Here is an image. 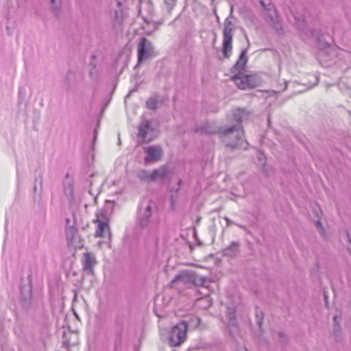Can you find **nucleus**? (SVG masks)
I'll use <instances>...</instances> for the list:
<instances>
[{
	"label": "nucleus",
	"mask_w": 351,
	"mask_h": 351,
	"mask_svg": "<svg viewBox=\"0 0 351 351\" xmlns=\"http://www.w3.org/2000/svg\"><path fill=\"white\" fill-rule=\"evenodd\" d=\"M247 60V49H243L240 53L239 60L232 69V73L233 74L232 80L240 89L252 88L256 86L253 80V76L243 73Z\"/></svg>",
	"instance_id": "f257e3e1"
},
{
	"label": "nucleus",
	"mask_w": 351,
	"mask_h": 351,
	"mask_svg": "<svg viewBox=\"0 0 351 351\" xmlns=\"http://www.w3.org/2000/svg\"><path fill=\"white\" fill-rule=\"evenodd\" d=\"M220 138L228 147H245L247 143L243 138V131L241 125H235L218 131Z\"/></svg>",
	"instance_id": "f03ea898"
},
{
	"label": "nucleus",
	"mask_w": 351,
	"mask_h": 351,
	"mask_svg": "<svg viewBox=\"0 0 351 351\" xmlns=\"http://www.w3.org/2000/svg\"><path fill=\"white\" fill-rule=\"evenodd\" d=\"M154 202L149 198L144 197L140 202L138 208L137 223L142 227H147L150 223L154 210Z\"/></svg>",
	"instance_id": "7ed1b4c3"
},
{
	"label": "nucleus",
	"mask_w": 351,
	"mask_h": 351,
	"mask_svg": "<svg viewBox=\"0 0 351 351\" xmlns=\"http://www.w3.org/2000/svg\"><path fill=\"white\" fill-rule=\"evenodd\" d=\"M188 330L187 324L185 321H181L173 326L169 332L168 343L171 347L180 346L184 342Z\"/></svg>",
	"instance_id": "20e7f679"
},
{
	"label": "nucleus",
	"mask_w": 351,
	"mask_h": 351,
	"mask_svg": "<svg viewBox=\"0 0 351 351\" xmlns=\"http://www.w3.org/2000/svg\"><path fill=\"white\" fill-rule=\"evenodd\" d=\"M204 282V278L199 276L197 273L192 271H184L176 276L171 281V284L172 286H174L176 282H180L184 285H187L189 284L202 285Z\"/></svg>",
	"instance_id": "39448f33"
},
{
	"label": "nucleus",
	"mask_w": 351,
	"mask_h": 351,
	"mask_svg": "<svg viewBox=\"0 0 351 351\" xmlns=\"http://www.w3.org/2000/svg\"><path fill=\"white\" fill-rule=\"evenodd\" d=\"M96 222L97 223V228L95 232L96 237H110V231L109 227V219L107 212L104 210H100L97 213Z\"/></svg>",
	"instance_id": "423d86ee"
},
{
	"label": "nucleus",
	"mask_w": 351,
	"mask_h": 351,
	"mask_svg": "<svg viewBox=\"0 0 351 351\" xmlns=\"http://www.w3.org/2000/svg\"><path fill=\"white\" fill-rule=\"evenodd\" d=\"M232 29L233 23L228 18L225 21L223 32V53L226 58H229L232 53Z\"/></svg>",
	"instance_id": "0eeeda50"
},
{
	"label": "nucleus",
	"mask_w": 351,
	"mask_h": 351,
	"mask_svg": "<svg viewBox=\"0 0 351 351\" xmlns=\"http://www.w3.org/2000/svg\"><path fill=\"white\" fill-rule=\"evenodd\" d=\"M154 53V47L152 42L143 37L138 45V63H141Z\"/></svg>",
	"instance_id": "6e6552de"
},
{
	"label": "nucleus",
	"mask_w": 351,
	"mask_h": 351,
	"mask_svg": "<svg viewBox=\"0 0 351 351\" xmlns=\"http://www.w3.org/2000/svg\"><path fill=\"white\" fill-rule=\"evenodd\" d=\"M265 9L267 10L265 14L267 21L274 27L278 34H282V27L276 8L273 5L269 4L268 8H265Z\"/></svg>",
	"instance_id": "1a4fd4ad"
},
{
	"label": "nucleus",
	"mask_w": 351,
	"mask_h": 351,
	"mask_svg": "<svg viewBox=\"0 0 351 351\" xmlns=\"http://www.w3.org/2000/svg\"><path fill=\"white\" fill-rule=\"evenodd\" d=\"M144 162L146 165L160 160L163 154L162 147L158 145L144 147Z\"/></svg>",
	"instance_id": "9d476101"
},
{
	"label": "nucleus",
	"mask_w": 351,
	"mask_h": 351,
	"mask_svg": "<svg viewBox=\"0 0 351 351\" xmlns=\"http://www.w3.org/2000/svg\"><path fill=\"white\" fill-rule=\"evenodd\" d=\"M73 178L66 173L63 183L64 193L69 202L71 204L74 199Z\"/></svg>",
	"instance_id": "9b49d317"
},
{
	"label": "nucleus",
	"mask_w": 351,
	"mask_h": 351,
	"mask_svg": "<svg viewBox=\"0 0 351 351\" xmlns=\"http://www.w3.org/2000/svg\"><path fill=\"white\" fill-rule=\"evenodd\" d=\"M169 173V170L167 166L162 165L160 167L154 169L152 171L151 174V180L152 182L155 181H160L163 182L165 181L167 178L168 177V175Z\"/></svg>",
	"instance_id": "f8f14e48"
},
{
	"label": "nucleus",
	"mask_w": 351,
	"mask_h": 351,
	"mask_svg": "<svg viewBox=\"0 0 351 351\" xmlns=\"http://www.w3.org/2000/svg\"><path fill=\"white\" fill-rule=\"evenodd\" d=\"M95 263V256L88 253L86 252L83 254L82 265L83 269L87 274H93V266Z\"/></svg>",
	"instance_id": "ddd939ff"
},
{
	"label": "nucleus",
	"mask_w": 351,
	"mask_h": 351,
	"mask_svg": "<svg viewBox=\"0 0 351 351\" xmlns=\"http://www.w3.org/2000/svg\"><path fill=\"white\" fill-rule=\"evenodd\" d=\"M227 317L228 318V326L230 328V332L232 333L237 329L236 319H235V308H227Z\"/></svg>",
	"instance_id": "4468645a"
},
{
	"label": "nucleus",
	"mask_w": 351,
	"mask_h": 351,
	"mask_svg": "<svg viewBox=\"0 0 351 351\" xmlns=\"http://www.w3.org/2000/svg\"><path fill=\"white\" fill-rule=\"evenodd\" d=\"M239 244L237 242H232L228 246L223 250L224 256L232 257L235 256L238 252Z\"/></svg>",
	"instance_id": "2eb2a0df"
},
{
	"label": "nucleus",
	"mask_w": 351,
	"mask_h": 351,
	"mask_svg": "<svg viewBox=\"0 0 351 351\" xmlns=\"http://www.w3.org/2000/svg\"><path fill=\"white\" fill-rule=\"evenodd\" d=\"M150 128V125L148 121L145 120L138 126V136L145 140L146 135Z\"/></svg>",
	"instance_id": "dca6fc26"
},
{
	"label": "nucleus",
	"mask_w": 351,
	"mask_h": 351,
	"mask_svg": "<svg viewBox=\"0 0 351 351\" xmlns=\"http://www.w3.org/2000/svg\"><path fill=\"white\" fill-rule=\"evenodd\" d=\"M152 171L145 169H139L136 171V177L141 181L152 182L151 180Z\"/></svg>",
	"instance_id": "f3484780"
},
{
	"label": "nucleus",
	"mask_w": 351,
	"mask_h": 351,
	"mask_svg": "<svg viewBox=\"0 0 351 351\" xmlns=\"http://www.w3.org/2000/svg\"><path fill=\"white\" fill-rule=\"evenodd\" d=\"M117 10L114 11V21L117 23H121L123 19V11L122 10V3L120 1L117 2Z\"/></svg>",
	"instance_id": "a211bd4d"
},
{
	"label": "nucleus",
	"mask_w": 351,
	"mask_h": 351,
	"mask_svg": "<svg viewBox=\"0 0 351 351\" xmlns=\"http://www.w3.org/2000/svg\"><path fill=\"white\" fill-rule=\"evenodd\" d=\"M66 237L71 245H75V241L77 237V230L75 228L70 227L66 232Z\"/></svg>",
	"instance_id": "6ab92c4d"
},
{
	"label": "nucleus",
	"mask_w": 351,
	"mask_h": 351,
	"mask_svg": "<svg viewBox=\"0 0 351 351\" xmlns=\"http://www.w3.org/2000/svg\"><path fill=\"white\" fill-rule=\"evenodd\" d=\"M294 19L295 25L300 27L302 28L305 25L304 17L303 14H298L297 13H292Z\"/></svg>",
	"instance_id": "aec40b11"
},
{
	"label": "nucleus",
	"mask_w": 351,
	"mask_h": 351,
	"mask_svg": "<svg viewBox=\"0 0 351 351\" xmlns=\"http://www.w3.org/2000/svg\"><path fill=\"white\" fill-rule=\"evenodd\" d=\"M197 132L206 134H213L217 132V131L215 129L211 128L210 125L208 123H206L204 125H202L200 128H197Z\"/></svg>",
	"instance_id": "412c9836"
},
{
	"label": "nucleus",
	"mask_w": 351,
	"mask_h": 351,
	"mask_svg": "<svg viewBox=\"0 0 351 351\" xmlns=\"http://www.w3.org/2000/svg\"><path fill=\"white\" fill-rule=\"evenodd\" d=\"M244 114L243 110L238 109L233 112L234 119L237 121V125H241L242 122L243 114Z\"/></svg>",
	"instance_id": "4be33fe9"
},
{
	"label": "nucleus",
	"mask_w": 351,
	"mask_h": 351,
	"mask_svg": "<svg viewBox=\"0 0 351 351\" xmlns=\"http://www.w3.org/2000/svg\"><path fill=\"white\" fill-rule=\"evenodd\" d=\"M157 100L155 98H150L146 102V106L148 109L154 110L156 108Z\"/></svg>",
	"instance_id": "5701e85b"
},
{
	"label": "nucleus",
	"mask_w": 351,
	"mask_h": 351,
	"mask_svg": "<svg viewBox=\"0 0 351 351\" xmlns=\"http://www.w3.org/2000/svg\"><path fill=\"white\" fill-rule=\"evenodd\" d=\"M145 5H147L148 10L151 11L152 6L149 1L147 0H139V12L141 13Z\"/></svg>",
	"instance_id": "b1692460"
},
{
	"label": "nucleus",
	"mask_w": 351,
	"mask_h": 351,
	"mask_svg": "<svg viewBox=\"0 0 351 351\" xmlns=\"http://www.w3.org/2000/svg\"><path fill=\"white\" fill-rule=\"evenodd\" d=\"M263 319V313L262 311L256 312V324L259 328L261 327Z\"/></svg>",
	"instance_id": "393cba45"
},
{
	"label": "nucleus",
	"mask_w": 351,
	"mask_h": 351,
	"mask_svg": "<svg viewBox=\"0 0 351 351\" xmlns=\"http://www.w3.org/2000/svg\"><path fill=\"white\" fill-rule=\"evenodd\" d=\"M315 226L317 228V229L319 230V233L322 236H324V230L323 226L319 220L316 221Z\"/></svg>",
	"instance_id": "a878e982"
},
{
	"label": "nucleus",
	"mask_w": 351,
	"mask_h": 351,
	"mask_svg": "<svg viewBox=\"0 0 351 351\" xmlns=\"http://www.w3.org/2000/svg\"><path fill=\"white\" fill-rule=\"evenodd\" d=\"M200 323V319L197 317H193L191 319V324L194 326H198Z\"/></svg>",
	"instance_id": "bb28decb"
},
{
	"label": "nucleus",
	"mask_w": 351,
	"mask_h": 351,
	"mask_svg": "<svg viewBox=\"0 0 351 351\" xmlns=\"http://www.w3.org/2000/svg\"><path fill=\"white\" fill-rule=\"evenodd\" d=\"M176 0H165V4L169 9H171L176 4Z\"/></svg>",
	"instance_id": "cd10ccee"
},
{
	"label": "nucleus",
	"mask_w": 351,
	"mask_h": 351,
	"mask_svg": "<svg viewBox=\"0 0 351 351\" xmlns=\"http://www.w3.org/2000/svg\"><path fill=\"white\" fill-rule=\"evenodd\" d=\"M337 319H338V316L335 315L333 317V320H334V322H335V331L337 332L339 330V328H340V326L337 322Z\"/></svg>",
	"instance_id": "c85d7f7f"
},
{
	"label": "nucleus",
	"mask_w": 351,
	"mask_h": 351,
	"mask_svg": "<svg viewBox=\"0 0 351 351\" xmlns=\"http://www.w3.org/2000/svg\"><path fill=\"white\" fill-rule=\"evenodd\" d=\"M199 302H206L207 304L205 306L206 308L209 307L211 305V302H210L209 298H207V297L202 298L199 299Z\"/></svg>",
	"instance_id": "c756f323"
},
{
	"label": "nucleus",
	"mask_w": 351,
	"mask_h": 351,
	"mask_svg": "<svg viewBox=\"0 0 351 351\" xmlns=\"http://www.w3.org/2000/svg\"><path fill=\"white\" fill-rule=\"evenodd\" d=\"M346 235H347V238H348V241L350 243V245L348 247V249L351 254V235L348 231L346 232Z\"/></svg>",
	"instance_id": "7c9ffc66"
},
{
	"label": "nucleus",
	"mask_w": 351,
	"mask_h": 351,
	"mask_svg": "<svg viewBox=\"0 0 351 351\" xmlns=\"http://www.w3.org/2000/svg\"><path fill=\"white\" fill-rule=\"evenodd\" d=\"M51 5H52V8H53L54 14L56 15H58V8L56 7V5H55V0H51Z\"/></svg>",
	"instance_id": "2f4dec72"
},
{
	"label": "nucleus",
	"mask_w": 351,
	"mask_h": 351,
	"mask_svg": "<svg viewBox=\"0 0 351 351\" xmlns=\"http://www.w3.org/2000/svg\"><path fill=\"white\" fill-rule=\"evenodd\" d=\"M223 219L226 220V226L227 227H229L231 225H234L235 224V223L234 221H232L231 219H230L228 217H224Z\"/></svg>",
	"instance_id": "473e14b6"
},
{
	"label": "nucleus",
	"mask_w": 351,
	"mask_h": 351,
	"mask_svg": "<svg viewBox=\"0 0 351 351\" xmlns=\"http://www.w3.org/2000/svg\"><path fill=\"white\" fill-rule=\"evenodd\" d=\"M258 160L261 162H264L265 161V155L263 154V153H259L258 154Z\"/></svg>",
	"instance_id": "72a5a7b5"
},
{
	"label": "nucleus",
	"mask_w": 351,
	"mask_h": 351,
	"mask_svg": "<svg viewBox=\"0 0 351 351\" xmlns=\"http://www.w3.org/2000/svg\"><path fill=\"white\" fill-rule=\"evenodd\" d=\"M181 184H182V180H181V179H179V180H178V187H177V189H176V192L179 190V188H180V186Z\"/></svg>",
	"instance_id": "f704fd0d"
},
{
	"label": "nucleus",
	"mask_w": 351,
	"mask_h": 351,
	"mask_svg": "<svg viewBox=\"0 0 351 351\" xmlns=\"http://www.w3.org/2000/svg\"><path fill=\"white\" fill-rule=\"evenodd\" d=\"M319 213H322V210H320L319 209V210H318V211H316V215H317V217L319 216Z\"/></svg>",
	"instance_id": "c9c22d12"
},
{
	"label": "nucleus",
	"mask_w": 351,
	"mask_h": 351,
	"mask_svg": "<svg viewBox=\"0 0 351 351\" xmlns=\"http://www.w3.org/2000/svg\"><path fill=\"white\" fill-rule=\"evenodd\" d=\"M36 191H37V187H36V185H34V191L36 193Z\"/></svg>",
	"instance_id": "e433bc0d"
},
{
	"label": "nucleus",
	"mask_w": 351,
	"mask_h": 351,
	"mask_svg": "<svg viewBox=\"0 0 351 351\" xmlns=\"http://www.w3.org/2000/svg\"><path fill=\"white\" fill-rule=\"evenodd\" d=\"M96 135H97V131L95 130V134H94V141L95 140L96 138Z\"/></svg>",
	"instance_id": "4c0bfd02"
},
{
	"label": "nucleus",
	"mask_w": 351,
	"mask_h": 351,
	"mask_svg": "<svg viewBox=\"0 0 351 351\" xmlns=\"http://www.w3.org/2000/svg\"><path fill=\"white\" fill-rule=\"evenodd\" d=\"M90 75L91 77H93V72L92 71H90Z\"/></svg>",
	"instance_id": "58836bf2"
},
{
	"label": "nucleus",
	"mask_w": 351,
	"mask_h": 351,
	"mask_svg": "<svg viewBox=\"0 0 351 351\" xmlns=\"http://www.w3.org/2000/svg\"><path fill=\"white\" fill-rule=\"evenodd\" d=\"M261 4L263 7H265V4H264V2H263V1H261Z\"/></svg>",
	"instance_id": "ea45409f"
},
{
	"label": "nucleus",
	"mask_w": 351,
	"mask_h": 351,
	"mask_svg": "<svg viewBox=\"0 0 351 351\" xmlns=\"http://www.w3.org/2000/svg\"><path fill=\"white\" fill-rule=\"evenodd\" d=\"M24 291H23V288L22 287L21 288V293H23Z\"/></svg>",
	"instance_id": "a19ab883"
},
{
	"label": "nucleus",
	"mask_w": 351,
	"mask_h": 351,
	"mask_svg": "<svg viewBox=\"0 0 351 351\" xmlns=\"http://www.w3.org/2000/svg\"><path fill=\"white\" fill-rule=\"evenodd\" d=\"M324 298H325V300H327V296L326 295H324Z\"/></svg>",
	"instance_id": "79ce46f5"
}]
</instances>
